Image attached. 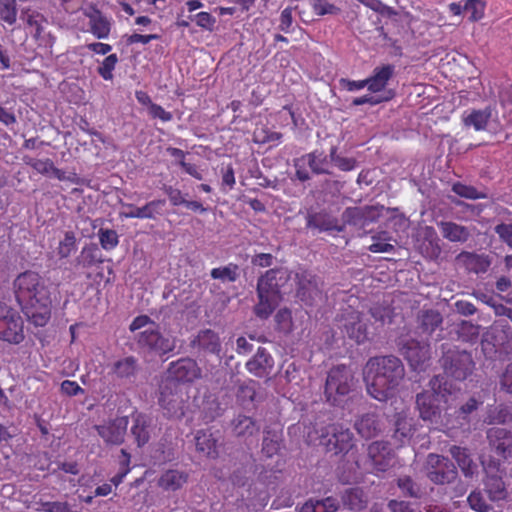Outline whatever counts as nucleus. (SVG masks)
<instances>
[{"instance_id": "f257e3e1", "label": "nucleus", "mask_w": 512, "mask_h": 512, "mask_svg": "<svg viewBox=\"0 0 512 512\" xmlns=\"http://www.w3.org/2000/svg\"><path fill=\"white\" fill-rule=\"evenodd\" d=\"M17 301L28 320L35 326H45L51 316L50 292L42 277L26 271L14 280Z\"/></svg>"}, {"instance_id": "f03ea898", "label": "nucleus", "mask_w": 512, "mask_h": 512, "mask_svg": "<svg viewBox=\"0 0 512 512\" xmlns=\"http://www.w3.org/2000/svg\"><path fill=\"white\" fill-rule=\"evenodd\" d=\"M430 390L423 391L416 396V408L420 418L428 422L435 430L450 435L460 422L454 421L448 410L451 408L450 397L452 393L447 387L443 377L435 376L430 381Z\"/></svg>"}, {"instance_id": "7ed1b4c3", "label": "nucleus", "mask_w": 512, "mask_h": 512, "mask_svg": "<svg viewBox=\"0 0 512 512\" xmlns=\"http://www.w3.org/2000/svg\"><path fill=\"white\" fill-rule=\"evenodd\" d=\"M363 377L368 394L378 401H387L404 377V366L394 356L374 357L366 363Z\"/></svg>"}, {"instance_id": "20e7f679", "label": "nucleus", "mask_w": 512, "mask_h": 512, "mask_svg": "<svg viewBox=\"0 0 512 512\" xmlns=\"http://www.w3.org/2000/svg\"><path fill=\"white\" fill-rule=\"evenodd\" d=\"M318 435V431H309L307 439L313 444L319 441V445L324 446L328 452H333L334 454L344 453L353 447L352 433L341 425L321 426V436Z\"/></svg>"}, {"instance_id": "39448f33", "label": "nucleus", "mask_w": 512, "mask_h": 512, "mask_svg": "<svg viewBox=\"0 0 512 512\" xmlns=\"http://www.w3.org/2000/svg\"><path fill=\"white\" fill-rule=\"evenodd\" d=\"M279 270H268L259 278L257 284V292L259 302L255 306V313L261 318H267L278 305L281 295L276 281Z\"/></svg>"}, {"instance_id": "423d86ee", "label": "nucleus", "mask_w": 512, "mask_h": 512, "mask_svg": "<svg viewBox=\"0 0 512 512\" xmlns=\"http://www.w3.org/2000/svg\"><path fill=\"white\" fill-rule=\"evenodd\" d=\"M353 386V374L343 365L332 368L327 376L325 395L327 401L333 405H339L348 395Z\"/></svg>"}, {"instance_id": "0eeeda50", "label": "nucleus", "mask_w": 512, "mask_h": 512, "mask_svg": "<svg viewBox=\"0 0 512 512\" xmlns=\"http://www.w3.org/2000/svg\"><path fill=\"white\" fill-rule=\"evenodd\" d=\"M186 400L187 396L183 385L166 380L161 386L159 404L170 417L184 415Z\"/></svg>"}, {"instance_id": "6e6552de", "label": "nucleus", "mask_w": 512, "mask_h": 512, "mask_svg": "<svg viewBox=\"0 0 512 512\" xmlns=\"http://www.w3.org/2000/svg\"><path fill=\"white\" fill-rule=\"evenodd\" d=\"M0 339L11 344H19L24 339L21 316L3 302H0Z\"/></svg>"}, {"instance_id": "1a4fd4ad", "label": "nucleus", "mask_w": 512, "mask_h": 512, "mask_svg": "<svg viewBox=\"0 0 512 512\" xmlns=\"http://www.w3.org/2000/svg\"><path fill=\"white\" fill-rule=\"evenodd\" d=\"M137 342L142 349L158 355L172 352L176 347L175 338L161 335L156 324L141 331L137 335Z\"/></svg>"}, {"instance_id": "9d476101", "label": "nucleus", "mask_w": 512, "mask_h": 512, "mask_svg": "<svg viewBox=\"0 0 512 512\" xmlns=\"http://www.w3.org/2000/svg\"><path fill=\"white\" fill-rule=\"evenodd\" d=\"M427 477L435 484L452 482L457 476L454 464L446 457L429 454L426 460Z\"/></svg>"}, {"instance_id": "9b49d317", "label": "nucleus", "mask_w": 512, "mask_h": 512, "mask_svg": "<svg viewBox=\"0 0 512 512\" xmlns=\"http://www.w3.org/2000/svg\"><path fill=\"white\" fill-rule=\"evenodd\" d=\"M331 158L323 152H312L295 160L296 176L300 181L310 178L309 170L316 174L329 173Z\"/></svg>"}, {"instance_id": "f8f14e48", "label": "nucleus", "mask_w": 512, "mask_h": 512, "mask_svg": "<svg viewBox=\"0 0 512 512\" xmlns=\"http://www.w3.org/2000/svg\"><path fill=\"white\" fill-rule=\"evenodd\" d=\"M368 458L371 471L374 473L384 472L394 465V454L388 444L384 442H373L368 447Z\"/></svg>"}, {"instance_id": "ddd939ff", "label": "nucleus", "mask_w": 512, "mask_h": 512, "mask_svg": "<svg viewBox=\"0 0 512 512\" xmlns=\"http://www.w3.org/2000/svg\"><path fill=\"white\" fill-rule=\"evenodd\" d=\"M339 328L357 343H363L368 339L366 324L357 311L351 310L343 315L339 319Z\"/></svg>"}, {"instance_id": "4468645a", "label": "nucleus", "mask_w": 512, "mask_h": 512, "mask_svg": "<svg viewBox=\"0 0 512 512\" xmlns=\"http://www.w3.org/2000/svg\"><path fill=\"white\" fill-rule=\"evenodd\" d=\"M402 353L415 371H422L430 358V347L427 343L415 340L408 341L402 345Z\"/></svg>"}, {"instance_id": "2eb2a0df", "label": "nucleus", "mask_w": 512, "mask_h": 512, "mask_svg": "<svg viewBox=\"0 0 512 512\" xmlns=\"http://www.w3.org/2000/svg\"><path fill=\"white\" fill-rule=\"evenodd\" d=\"M165 200H152L142 207H136L132 204L123 203L122 210L119 212L121 218L153 219L162 214Z\"/></svg>"}, {"instance_id": "dca6fc26", "label": "nucleus", "mask_w": 512, "mask_h": 512, "mask_svg": "<svg viewBox=\"0 0 512 512\" xmlns=\"http://www.w3.org/2000/svg\"><path fill=\"white\" fill-rule=\"evenodd\" d=\"M461 118L464 126L473 128L475 131L488 130L492 123L496 121L491 107L466 110Z\"/></svg>"}, {"instance_id": "f3484780", "label": "nucleus", "mask_w": 512, "mask_h": 512, "mask_svg": "<svg viewBox=\"0 0 512 512\" xmlns=\"http://www.w3.org/2000/svg\"><path fill=\"white\" fill-rule=\"evenodd\" d=\"M169 374L176 383L192 382L201 376V370L197 363L190 358L180 359L170 365Z\"/></svg>"}, {"instance_id": "a211bd4d", "label": "nucleus", "mask_w": 512, "mask_h": 512, "mask_svg": "<svg viewBox=\"0 0 512 512\" xmlns=\"http://www.w3.org/2000/svg\"><path fill=\"white\" fill-rule=\"evenodd\" d=\"M127 426L128 419L118 417L109 423L97 426V431L107 444L118 445L124 440Z\"/></svg>"}, {"instance_id": "6ab92c4d", "label": "nucleus", "mask_w": 512, "mask_h": 512, "mask_svg": "<svg viewBox=\"0 0 512 512\" xmlns=\"http://www.w3.org/2000/svg\"><path fill=\"white\" fill-rule=\"evenodd\" d=\"M393 73L394 67L392 65L376 67L373 71V75L366 79L368 90L375 95H385L389 93L391 98V91H387L385 88Z\"/></svg>"}, {"instance_id": "aec40b11", "label": "nucleus", "mask_w": 512, "mask_h": 512, "mask_svg": "<svg viewBox=\"0 0 512 512\" xmlns=\"http://www.w3.org/2000/svg\"><path fill=\"white\" fill-rule=\"evenodd\" d=\"M490 446L503 458L512 454V434L504 428H491L487 433Z\"/></svg>"}, {"instance_id": "412c9836", "label": "nucleus", "mask_w": 512, "mask_h": 512, "mask_svg": "<svg viewBox=\"0 0 512 512\" xmlns=\"http://www.w3.org/2000/svg\"><path fill=\"white\" fill-rule=\"evenodd\" d=\"M273 364L271 355L265 349L259 348L256 355L247 362L246 367L255 376L264 377L269 374Z\"/></svg>"}, {"instance_id": "4be33fe9", "label": "nucleus", "mask_w": 512, "mask_h": 512, "mask_svg": "<svg viewBox=\"0 0 512 512\" xmlns=\"http://www.w3.org/2000/svg\"><path fill=\"white\" fill-rule=\"evenodd\" d=\"M487 473V480L485 482L487 493L491 500H502L506 497V490L504 482L500 475L494 474L499 472L498 467H492L491 465L485 468Z\"/></svg>"}, {"instance_id": "5701e85b", "label": "nucleus", "mask_w": 512, "mask_h": 512, "mask_svg": "<svg viewBox=\"0 0 512 512\" xmlns=\"http://www.w3.org/2000/svg\"><path fill=\"white\" fill-rule=\"evenodd\" d=\"M217 442V438L208 430H201L196 433V449L206 457L215 458L218 455Z\"/></svg>"}, {"instance_id": "b1692460", "label": "nucleus", "mask_w": 512, "mask_h": 512, "mask_svg": "<svg viewBox=\"0 0 512 512\" xmlns=\"http://www.w3.org/2000/svg\"><path fill=\"white\" fill-rule=\"evenodd\" d=\"M418 235L423 240V243L420 245L421 252L428 257L437 256L440 252V247L435 229L429 226L422 227Z\"/></svg>"}, {"instance_id": "393cba45", "label": "nucleus", "mask_w": 512, "mask_h": 512, "mask_svg": "<svg viewBox=\"0 0 512 512\" xmlns=\"http://www.w3.org/2000/svg\"><path fill=\"white\" fill-rule=\"evenodd\" d=\"M355 428L363 438L367 439L376 436L381 430L378 417L374 413L361 416V418L356 421Z\"/></svg>"}, {"instance_id": "a878e982", "label": "nucleus", "mask_w": 512, "mask_h": 512, "mask_svg": "<svg viewBox=\"0 0 512 512\" xmlns=\"http://www.w3.org/2000/svg\"><path fill=\"white\" fill-rule=\"evenodd\" d=\"M440 231L444 238L452 242H465L469 236V230L454 222H440Z\"/></svg>"}, {"instance_id": "bb28decb", "label": "nucleus", "mask_w": 512, "mask_h": 512, "mask_svg": "<svg viewBox=\"0 0 512 512\" xmlns=\"http://www.w3.org/2000/svg\"><path fill=\"white\" fill-rule=\"evenodd\" d=\"M450 452L465 476L471 477L477 471V464L465 448L453 446Z\"/></svg>"}, {"instance_id": "cd10ccee", "label": "nucleus", "mask_w": 512, "mask_h": 512, "mask_svg": "<svg viewBox=\"0 0 512 512\" xmlns=\"http://www.w3.org/2000/svg\"><path fill=\"white\" fill-rule=\"evenodd\" d=\"M138 369L137 359L132 356L117 360L112 367L113 373L121 379H131L137 374Z\"/></svg>"}, {"instance_id": "c85d7f7f", "label": "nucleus", "mask_w": 512, "mask_h": 512, "mask_svg": "<svg viewBox=\"0 0 512 512\" xmlns=\"http://www.w3.org/2000/svg\"><path fill=\"white\" fill-rule=\"evenodd\" d=\"M90 30L99 39H106L110 33V22L99 11L88 14Z\"/></svg>"}, {"instance_id": "c756f323", "label": "nucleus", "mask_w": 512, "mask_h": 512, "mask_svg": "<svg viewBox=\"0 0 512 512\" xmlns=\"http://www.w3.org/2000/svg\"><path fill=\"white\" fill-rule=\"evenodd\" d=\"M414 419L400 414L396 420L394 437L401 443H405L414 434L416 427Z\"/></svg>"}, {"instance_id": "7c9ffc66", "label": "nucleus", "mask_w": 512, "mask_h": 512, "mask_svg": "<svg viewBox=\"0 0 512 512\" xmlns=\"http://www.w3.org/2000/svg\"><path fill=\"white\" fill-rule=\"evenodd\" d=\"M132 434L135 436L138 445L145 444L149 439L148 427L150 418L144 414L137 413L133 416Z\"/></svg>"}, {"instance_id": "2f4dec72", "label": "nucleus", "mask_w": 512, "mask_h": 512, "mask_svg": "<svg viewBox=\"0 0 512 512\" xmlns=\"http://www.w3.org/2000/svg\"><path fill=\"white\" fill-rule=\"evenodd\" d=\"M193 345L215 353L220 349V340L215 332L206 329L199 332L197 337L193 340Z\"/></svg>"}, {"instance_id": "473e14b6", "label": "nucleus", "mask_w": 512, "mask_h": 512, "mask_svg": "<svg viewBox=\"0 0 512 512\" xmlns=\"http://www.w3.org/2000/svg\"><path fill=\"white\" fill-rule=\"evenodd\" d=\"M187 481V475L178 470H168L159 479V486L166 490H177Z\"/></svg>"}, {"instance_id": "72a5a7b5", "label": "nucleus", "mask_w": 512, "mask_h": 512, "mask_svg": "<svg viewBox=\"0 0 512 512\" xmlns=\"http://www.w3.org/2000/svg\"><path fill=\"white\" fill-rule=\"evenodd\" d=\"M98 238L104 250H113L119 243V236L115 230L101 228L98 231Z\"/></svg>"}, {"instance_id": "f704fd0d", "label": "nucleus", "mask_w": 512, "mask_h": 512, "mask_svg": "<svg viewBox=\"0 0 512 512\" xmlns=\"http://www.w3.org/2000/svg\"><path fill=\"white\" fill-rule=\"evenodd\" d=\"M76 250V238L73 232L65 233L64 238L59 242L57 247V255L60 258L69 257Z\"/></svg>"}, {"instance_id": "c9c22d12", "label": "nucleus", "mask_w": 512, "mask_h": 512, "mask_svg": "<svg viewBox=\"0 0 512 512\" xmlns=\"http://www.w3.org/2000/svg\"><path fill=\"white\" fill-rule=\"evenodd\" d=\"M211 276L223 282H233L238 276V267L237 265L229 264L225 267L214 268L211 271Z\"/></svg>"}, {"instance_id": "e433bc0d", "label": "nucleus", "mask_w": 512, "mask_h": 512, "mask_svg": "<svg viewBox=\"0 0 512 512\" xmlns=\"http://www.w3.org/2000/svg\"><path fill=\"white\" fill-rule=\"evenodd\" d=\"M0 19L9 25L17 20V9L15 0H0Z\"/></svg>"}, {"instance_id": "4c0bfd02", "label": "nucleus", "mask_w": 512, "mask_h": 512, "mask_svg": "<svg viewBox=\"0 0 512 512\" xmlns=\"http://www.w3.org/2000/svg\"><path fill=\"white\" fill-rule=\"evenodd\" d=\"M486 4L482 0H466L464 11L469 14V19L478 21L484 16Z\"/></svg>"}, {"instance_id": "58836bf2", "label": "nucleus", "mask_w": 512, "mask_h": 512, "mask_svg": "<svg viewBox=\"0 0 512 512\" xmlns=\"http://www.w3.org/2000/svg\"><path fill=\"white\" fill-rule=\"evenodd\" d=\"M253 420L247 416H238L234 422V431L238 436L252 435L256 431Z\"/></svg>"}, {"instance_id": "ea45409f", "label": "nucleus", "mask_w": 512, "mask_h": 512, "mask_svg": "<svg viewBox=\"0 0 512 512\" xmlns=\"http://www.w3.org/2000/svg\"><path fill=\"white\" fill-rule=\"evenodd\" d=\"M256 143H270L276 145L281 139V134L275 131H268L265 128H256L253 134Z\"/></svg>"}, {"instance_id": "a19ab883", "label": "nucleus", "mask_w": 512, "mask_h": 512, "mask_svg": "<svg viewBox=\"0 0 512 512\" xmlns=\"http://www.w3.org/2000/svg\"><path fill=\"white\" fill-rule=\"evenodd\" d=\"M460 363L462 367L450 368L449 373L458 380H463L472 370V360L470 355L463 353L460 355Z\"/></svg>"}, {"instance_id": "79ce46f5", "label": "nucleus", "mask_w": 512, "mask_h": 512, "mask_svg": "<svg viewBox=\"0 0 512 512\" xmlns=\"http://www.w3.org/2000/svg\"><path fill=\"white\" fill-rule=\"evenodd\" d=\"M311 6L314 13L318 16L337 15L340 13V8L327 0H312Z\"/></svg>"}, {"instance_id": "37998d69", "label": "nucleus", "mask_w": 512, "mask_h": 512, "mask_svg": "<svg viewBox=\"0 0 512 512\" xmlns=\"http://www.w3.org/2000/svg\"><path fill=\"white\" fill-rule=\"evenodd\" d=\"M298 296L302 301L314 300L316 297H321L316 281L309 279L308 286L303 282H300Z\"/></svg>"}, {"instance_id": "c03bdc74", "label": "nucleus", "mask_w": 512, "mask_h": 512, "mask_svg": "<svg viewBox=\"0 0 512 512\" xmlns=\"http://www.w3.org/2000/svg\"><path fill=\"white\" fill-rule=\"evenodd\" d=\"M374 242L369 246V250L373 253H390L394 250V245L389 243L386 233L373 237Z\"/></svg>"}, {"instance_id": "a18cd8bd", "label": "nucleus", "mask_w": 512, "mask_h": 512, "mask_svg": "<svg viewBox=\"0 0 512 512\" xmlns=\"http://www.w3.org/2000/svg\"><path fill=\"white\" fill-rule=\"evenodd\" d=\"M422 327L426 332L431 333L442 322L440 314L436 311H426L422 315Z\"/></svg>"}, {"instance_id": "49530a36", "label": "nucleus", "mask_w": 512, "mask_h": 512, "mask_svg": "<svg viewBox=\"0 0 512 512\" xmlns=\"http://www.w3.org/2000/svg\"><path fill=\"white\" fill-rule=\"evenodd\" d=\"M343 500L350 509H360L363 506V492L359 489H349L345 492Z\"/></svg>"}, {"instance_id": "de8ad7c7", "label": "nucleus", "mask_w": 512, "mask_h": 512, "mask_svg": "<svg viewBox=\"0 0 512 512\" xmlns=\"http://www.w3.org/2000/svg\"><path fill=\"white\" fill-rule=\"evenodd\" d=\"M330 157L331 162L342 171H351L356 167L355 159L337 155L335 148L331 149Z\"/></svg>"}, {"instance_id": "09e8293b", "label": "nucleus", "mask_w": 512, "mask_h": 512, "mask_svg": "<svg viewBox=\"0 0 512 512\" xmlns=\"http://www.w3.org/2000/svg\"><path fill=\"white\" fill-rule=\"evenodd\" d=\"M118 58L115 54L107 56L101 66L98 68V73L105 80H111L113 78V70L115 69Z\"/></svg>"}, {"instance_id": "8fccbe9b", "label": "nucleus", "mask_w": 512, "mask_h": 512, "mask_svg": "<svg viewBox=\"0 0 512 512\" xmlns=\"http://www.w3.org/2000/svg\"><path fill=\"white\" fill-rule=\"evenodd\" d=\"M316 512H336L339 508L338 501L333 497L313 499Z\"/></svg>"}, {"instance_id": "3c124183", "label": "nucleus", "mask_w": 512, "mask_h": 512, "mask_svg": "<svg viewBox=\"0 0 512 512\" xmlns=\"http://www.w3.org/2000/svg\"><path fill=\"white\" fill-rule=\"evenodd\" d=\"M279 448H280V437L277 434H273L272 436H270V433L268 432L263 439V448H262L263 452L268 457H271L277 453Z\"/></svg>"}, {"instance_id": "603ef678", "label": "nucleus", "mask_w": 512, "mask_h": 512, "mask_svg": "<svg viewBox=\"0 0 512 512\" xmlns=\"http://www.w3.org/2000/svg\"><path fill=\"white\" fill-rule=\"evenodd\" d=\"M453 191L459 196L469 199H478L484 197V195L478 192L474 187L460 183L453 185Z\"/></svg>"}, {"instance_id": "864d4df0", "label": "nucleus", "mask_w": 512, "mask_h": 512, "mask_svg": "<svg viewBox=\"0 0 512 512\" xmlns=\"http://www.w3.org/2000/svg\"><path fill=\"white\" fill-rule=\"evenodd\" d=\"M390 99L389 93L385 95H363L361 97H357L353 100V104L356 106L363 105V104H370V105H376L384 101H388Z\"/></svg>"}, {"instance_id": "5fc2aeb1", "label": "nucleus", "mask_w": 512, "mask_h": 512, "mask_svg": "<svg viewBox=\"0 0 512 512\" xmlns=\"http://www.w3.org/2000/svg\"><path fill=\"white\" fill-rule=\"evenodd\" d=\"M193 20L196 22L197 26L211 31L215 24V18L208 12H199L195 16H193Z\"/></svg>"}, {"instance_id": "6e6d98bb", "label": "nucleus", "mask_w": 512, "mask_h": 512, "mask_svg": "<svg viewBox=\"0 0 512 512\" xmlns=\"http://www.w3.org/2000/svg\"><path fill=\"white\" fill-rule=\"evenodd\" d=\"M30 165L35 169L38 173L49 176L52 173V169L54 167L53 162L50 159H36L33 160Z\"/></svg>"}, {"instance_id": "4d7b16f0", "label": "nucleus", "mask_w": 512, "mask_h": 512, "mask_svg": "<svg viewBox=\"0 0 512 512\" xmlns=\"http://www.w3.org/2000/svg\"><path fill=\"white\" fill-rule=\"evenodd\" d=\"M469 506L477 512L487 511V504L479 492H472L467 499Z\"/></svg>"}, {"instance_id": "13d9d810", "label": "nucleus", "mask_w": 512, "mask_h": 512, "mask_svg": "<svg viewBox=\"0 0 512 512\" xmlns=\"http://www.w3.org/2000/svg\"><path fill=\"white\" fill-rule=\"evenodd\" d=\"M22 17L28 25L35 27L39 31L43 18L40 13L28 8L22 11Z\"/></svg>"}, {"instance_id": "bf43d9fd", "label": "nucleus", "mask_w": 512, "mask_h": 512, "mask_svg": "<svg viewBox=\"0 0 512 512\" xmlns=\"http://www.w3.org/2000/svg\"><path fill=\"white\" fill-rule=\"evenodd\" d=\"M499 238L512 248V224H499L495 227Z\"/></svg>"}, {"instance_id": "052dcab7", "label": "nucleus", "mask_w": 512, "mask_h": 512, "mask_svg": "<svg viewBox=\"0 0 512 512\" xmlns=\"http://www.w3.org/2000/svg\"><path fill=\"white\" fill-rule=\"evenodd\" d=\"M165 193L167 194L170 202L174 206L184 205L186 203V199L184 198L182 192L174 188L172 186L165 187Z\"/></svg>"}, {"instance_id": "680f3d73", "label": "nucleus", "mask_w": 512, "mask_h": 512, "mask_svg": "<svg viewBox=\"0 0 512 512\" xmlns=\"http://www.w3.org/2000/svg\"><path fill=\"white\" fill-rule=\"evenodd\" d=\"M149 114L153 118H159L163 122H168L172 119V114L164 110L160 105L153 103L148 110Z\"/></svg>"}, {"instance_id": "e2e57ef3", "label": "nucleus", "mask_w": 512, "mask_h": 512, "mask_svg": "<svg viewBox=\"0 0 512 512\" xmlns=\"http://www.w3.org/2000/svg\"><path fill=\"white\" fill-rule=\"evenodd\" d=\"M42 510L46 512H73L66 502H45Z\"/></svg>"}, {"instance_id": "0e129e2a", "label": "nucleus", "mask_w": 512, "mask_h": 512, "mask_svg": "<svg viewBox=\"0 0 512 512\" xmlns=\"http://www.w3.org/2000/svg\"><path fill=\"white\" fill-rule=\"evenodd\" d=\"M150 325H155V323L146 315H141L136 317L132 323L130 324V330L136 331L142 328H148Z\"/></svg>"}, {"instance_id": "69168bd1", "label": "nucleus", "mask_w": 512, "mask_h": 512, "mask_svg": "<svg viewBox=\"0 0 512 512\" xmlns=\"http://www.w3.org/2000/svg\"><path fill=\"white\" fill-rule=\"evenodd\" d=\"M276 321L278 322L281 329H283V330L290 329L291 312L286 309L278 311V313L276 314Z\"/></svg>"}, {"instance_id": "338daca9", "label": "nucleus", "mask_w": 512, "mask_h": 512, "mask_svg": "<svg viewBox=\"0 0 512 512\" xmlns=\"http://www.w3.org/2000/svg\"><path fill=\"white\" fill-rule=\"evenodd\" d=\"M500 383L503 389L509 393H512V363L505 369L501 376Z\"/></svg>"}, {"instance_id": "774afa93", "label": "nucleus", "mask_w": 512, "mask_h": 512, "mask_svg": "<svg viewBox=\"0 0 512 512\" xmlns=\"http://www.w3.org/2000/svg\"><path fill=\"white\" fill-rule=\"evenodd\" d=\"M389 508L392 512H415L410 504L404 501L392 500L389 502Z\"/></svg>"}]
</instances>
